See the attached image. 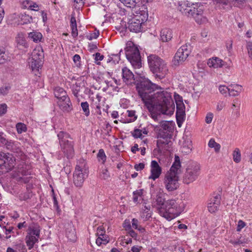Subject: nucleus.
Here are the masks:
<instances>
[{"label": "nucleus", "mask_w": 252, "mask_h": 252, "mask_svg": "<svg viewBox=\"0 0 252 252\" xmlns=\"http://www.w3.org/2000/svg\"><path fill=\"white\" fill-rule=\"evenodd\" d=\"M157 85L149 79L141 81L137 86L138 94L148 109L158 106L162 114H167L169 107L172 105L171 94L166 90L154 93Z\"/></svg>", "instance_id": "nucleus-1"}, {"label": "nucleus", "mask_w": 252, "mask_h": 252, "mask_svg": "<svg viewBox=\"0 0 252 252\" xmlns=\"http://www.w3.org/2000/svg\"><path fill=\"white\" fill-rule=\"evenodd\" d=\"M181 167L180 158L175 156L174 162L166 173L164 179L163 183L168 191H174L179 187V175L181 173Z\"/></svg>", "instance_id": "nucleus-2"}, {"label": "nucleus", "mask_w": 252, "mask_h": 252, "mask_svg": "<svg viewBox=\"0 0 252 252\" xmlns=\"http://www.w3.org/2000/svg\"><path fill=\"white\" fill-rule=\"evenodd\" d=\"M179 202H177L175 199L167 200L163 204V206L158 208L159 214L166 220H171L178 216L184 209V204L181 206Z\"/></svg>", "instance_id": "nucleus-3"}, {"label": "nucleus", "mask_w": 252, "mask_h": 252, "mask_svg": "<svg viewBox=\"0 0 252 252\" xmlns=\"http://www.w3.org/2000/svg\"><path fill=\"white\" fill-rule=\"evenodd\" d=\"M148 63L150 70L155 74L156 78H164L168 72L166 63L156 55H151L148 57Z\"/></svg>", "instance_id": "nucleus-4"}, {"label": "nucleus", "mask_w": 252, "mask_h": 252, "mask_svg": "<svg viewBox=\"0 0 252 252\" xmlns=\"http://www.w3.org/2000/svg\"><path fill=\"white\" fill-rule=\"evenodd\" d=\"M44 58L43 50L41 47L37 46L32 53V57L29 59V66L35 75L40 74L39 70L43 64Z\"/></svg>", "instance_id": "nucleus-5"}, {"label": "nucleus", "mask_w": 252, "mask_h": 252, "mask_svg": "<svg viewBox=\"0 0 252 252\" xmlns=\"http://www.w3.org/2000/svg\"><path fill=\"white\" fill-rule=\"evenodd\" d=\"M126 56L133 67L139 68L141 66V60L138 48L133 42H129L125 49Z\"/></svg>", "instance_id": "nucleus-6"}, {"label": "nucleus", "mask_w": 252, "mask_h": 252, "mask_svg": "<svg viewBox=\"0 0 252 252\" xmlns=\"http://www.w3.org/2000/svg\"><path fill=\"white\" fill-rule=\"evenodd\" d=\"M58 137L62 151L67 158H71L74 153V144L72 138L67 133L63 131H61L58 134Z\"/></svg>", "instance_id": "nucleus-7"}, {"label": "nucleus", "mask_w": 252, "mask_h": 252, "mask_svg": "<svg viewBox=\"0 0 252 252\" xmlns=\"http://www.w3.org/2000/svg\"><path fill=\"white\" fill-rule=\"evenodd\" d=\"M87 173L86 163L84 159H81L76 165L73 174V183L76 187L81 188L83 186Z\"/></svg>", "instance_id": "nucleus-8"}, {"label": "nucleus", "mask_w": 252, "mask_h": 252, "mask_svg": "<svg viewBox=\"0 0 252 252\" xmlns=\"http://www.w3.org/2000/svg\"><path fill=\"white\" fill-rule=\"evenodd\" d=\"M200 166L196 163H192L189 164L186 169L182 180L183 182L189 185L196 180L200 174Z\"/></svg>", "instance_id": "nucleus-9"}, {"label": "nucleus", "mask_w": 252, "mask_h": 252, "mask_svg": "<svg viewBox=\"0 0 252 252\" xmlns=\"http://www.w3.org/2000/svg\"><path fill=\"white\" fill-rule=\"evenodd\" d=\"M15 165V158L9 153L0 152V169L2 173L12 170Z\"/></svg>", "instance_id": "nucleus-10"}, {"label": "nucleus", "mask_w": 252, "mask_h": 252, "mask_svg": "<svg viewBox=\"0 0 252 252\" xmlns=\"http://www.w3.org/2000/svg\"><path fill=\"white\" fill-rule=\"evenodd\" d=\"M190 54V50L188 45H185L181 46L175 54L173 61L175 65L182 64L188 58Z\"/></svg>", "instance_id": "nucleus-11"}, {"label": "nucleus", "mask_w": 252, "mask_h": 252, "mask_svg": "<svg viewBox=\"0 0 252 252\" xmlns=\"http://www.w3.org/2000/svg\"><path fill=\"white\" fill-rule=\"evenodd\" d=\"M188 17H192L198 23L202 22L205 19L202 6H198L197 4H191V11L189 12Z\"/></svg>", "instance_id": "nucleus-12"}, {"label": "nucleus", "mask_w": 252, "mask_h": 252, "mask_svg": "<svg viewBox=\"0 0 252 252\" xmlns=\"http://www.w3.org/2000/svg\"><path fill=\"white\" fill-rule=\"evenodd\" d=\"M140 16H135L129 21L128 28L131 32H138L141 31L142 24L146 20V18L140 19Z\"/></svg>", "instance_id": "nucleus-13"}, {"label": "nucleus", "mask_w": 252, "mask_h": 252, "mask_svg": "<svg viewBox=\"0 0 252 252\" xmlns=\"http://www.w3.org/2000/svg\"><path fill=\"white\" fill-rule=\"evenodd\" d=\"M122 76L123 81L127 85L135 83V78L133 73L126 67L122 68Z\"/></svg>", "instance_id": "nucleus-14"}, {"label": "nucleus", "mask_w": 252, "mask_h": 252, "mask_svg": "<svg viewBox=\"0 0 252 252\" xmlns=\"http://www.w3.org/2000/svg\"><path fill=\"white\" fill-rule=\"evenodd\" d=\"M151 175L149 179L154 180L159 178L161 174V168L156 160H152L151 165Z\"/></svg>", "instance_id": "nucleus-15"}, {"label": "nucleus", "mask_w": 252, "mask_h": 252, "mask_svg": "<svg viewBox=\"0 0 252 252\" xmlns=\"http://www.w3.org/2000/svg\"><path fill=\"white\" fill-rule=\"evenodd\" d=\"M177 9L182 14L189 16V12L191 11V4L188 1H179L178 2Z\"/></svg>", "instance_id": "nucleus-16"}, {"label": "nucleus", "mask_w": 252, "mask_h": 252, "mask_svg": "<svg viewBox=\"0 0 252 252\" xmlns=\"http://www.w3.org/2000/svg\"><path fill=\"white\" fill-rule=\"evenodd\" d=\"M58 103L63 112H69L72 109V104L68 96L59 100Z\"/></svg>", "instance_id": "nucleus-17"}, {"label": "nucleus", "mask_w": 252, "mask_h": 252, "mask_svg": "<svg viewBox=\"0 0 252 252\" xmlns=\"http://www.w3.org/2000/svg\"><path fill=\"white\" fill-rule=\"evenodd\" d=\"M220 195H217L211 199L208 204V209L210 212L214 213L219 209L220 204Z\"/></svg>", "instance_id": "nucleus-18"}, {"label": "nucleus", "mask_w": 252, "mask_h": 252, "mask_svg": "<svg viewBox=\"0 0 252 252\" xmlns=\"http://www.w3.org/2000/svg\"><path fill=\"white\" fill-rule=\"evenodd\" d=\"M4 144L6 145V148L8 150L18 154V155H22V152L19 143L14 142L12 141L6 142V140Z\"/></svg>", "instance_id": "nucleus-19"}, {"label": "nucleus", "mask_w": 252, "mask_h": 252, "mask_svg": "<svg viewBox=\"0 0 252 252\" xmlns=\"http://www.w3.org/2000/svg\"><path fill=\"white\" fill-rule=\"evenodd\" d=\"M207 64L210 67L217 68L222 67L224 64V62L219 58L215 57L209 59L208 60Z\"/></svg>", "instance_id": "nucleus-20"}, {"label": "nucleus", "mask_w": 252, "mask_h": 252, "mask_svg": "<svg viewBox=\"0 0 252 252\" xmlns=\"http://www.w3.org/2000/svg\"><path fill=\"white\" fill-rule=\"evenodd\" d=\"M160 39L163 42H168L173 36L172 30L169 29H162L160 32Z\"/></svg>", "instance_id": "nucleus-21"}, {"label": "nucleus", "mask_w": 252, "mask_h": 252, "mask_svg": "<svg viewBox=\"0 0 252 252\" xmlns=\"http://www.w3.org/2000/svg\"><path fill=\"white\" fill-rule=\"evenodd\" d=\"M11 57L9 53L3 47L0 48V64H4L10 61Z\"/></svg>", "instance_id": "nucleus-22"}, {"label": "nucleus", "mask_w": 252, "mask_h": 252, "mask_svg": "<svg viewBox=\"0 0 252 252\" xmlns=\"http://www.w3.org/2000/svg\"><path fill=\"white\" fill-rule=\"evenodd\" d=\"M192 148L191 141L189 138L185 139L181 147L182 152L186 154H189L191 152Z\"/></svg>", "instance_id": "nucleus-23"}, {"label": "nucleus", "mask_w": 252, "mask_h": 252, "mask_svg": "<svg viewBox=\"0 0 252 252\" xmlns=\"http://www.w3.org/2000/svg\"><path fill=\"white\" fill-rule=\"evenodd\" d=\"M177 120L183 119L185 115V107L182 102L177 103L176 108Z\"/></svg>", "instance_id": "nucleus-24"}, {"label": "nucleus", "mask_w": 252, "mask_h": 252, "mask_svg": "<svg viewBox=\"0 0 252 252\" xmlns=\"http://www.w3.org/2000/svg\"><path fill=\"white\" fill-rule=\"evenodd\" d=\"M66 235L67 238L71 241H74L76 240L75 230L72 225H69L68 227L66 229Z\"/></svg>", "instance_id": "nucleus-25"}, {"label": "nucleus", "mask_w": 252, "mask_h": 252, "mask_svg": "<svg viewBox=\"0 0 252 252\" xmlns=\"http://www.w3.org/2000/svg\"><path fill=\"white\" fill-rule=\"evenodd\" d=\"M28 37L34 42L38 43L41 41L43 36L40 32L33 31L29 33Z\"/></svg>", "instance_id": "nucleus-26"}, {"label": "nucleus", "mask_w": 252, "mask_h": 252, "mask_svg": "<svg viewBox=\"0 0 252 252\" xmlns=\"http://www.w3.org/2000/svg\"><path fill=\"white\" fill-rule=\"evenodd\" d=\"M54 95L59 100L67 96V93L64 89L60 87H56L54 91Z\"/></svg>", "instance_id": "nucleus-27"}, {"label": "nucleus", "mask_w": 252, "mask_h": 252, "mask_svg": "<svg viewBox=\"0 0 252 252\" xmlns=\"http://www.w3.org/2000/svg\"><path fill=\"white\" fill-rule=\"evenodd\" d=\"M39 238L36 236L29 234L26 236V241L28 246L29 247V249H31L34 244L38 241Z\"/></svg>", "instance_id": "nucleus-28"}, {"label": "nucleus", "mask_w": 252, "mask_h": 252, "mask_svg": "<svg viewBox=\"0 0 252 252\" xmlns=\"http://www.w3.org/2000/svg\"><path fill=\"white\" fill-rule=\"evenodd\" d=\"M19 17L22 24L31 23L32 20V17L26 13L21 14Z\"/></svg>", "instance_id": "nucleus-29"}, {"label": "nucleus", "mask_w": 252, "mask_h": 252, "mask_svg": "<svg viewBox=\"0 0 252 252\" xmlns=\"http://www.w3.org/2000/svg\"><path fill=\"white\" fill-rule=\"evenodd\" d=\"M122 3L128 7H134L139 0H120Z\"/></svg>", "instance_id": "nucleus-30"}, {"label": "nucleus", "mask_w": 252, "mask_h": 252, "mask_svg": "<svg viewBox=\"0 0 252 252\" xmlns=\"http://www.w3.org/2000/svg\"><path fill=\"white\" fill-rule=\"evenodd\" d=\"M213 2L218 7H222L224 9L225 6L228 3V0H213Z\"/></svg>", "instance_id": "nucleus-31"}, {"label": "nucleus", "mask_w": 252, "mask_h": 252, "mask_svg": "<svg viewBox=\"0 0 252 252\" xmlns=\"http://www.w3.org/2000/svg\"><path fill=\"white\" fill-rule=\"evenodd\" d=\"M233 160L236 162L239 163L241 161V153L240 151L238 148H236L233 153Z\"/></svg>", "instance_id": "nucleus-32"}, {"label": "nucleus", "mask_w": 252, "mask_h": 252, "mask_svg": "<svg viewBox=\"0 0 252 252\" xmlns=\"http://www.w3.org/2000/svg\"><path fill=\"white\" fill-rule=\"evenodd\" d=\"M16 41L20 45L25 46L26 44L25 36L22 33H19L17 34L16 37Z\"/></svg>", "instance_id": "nucleus-33"}, {"label": "nucleus", "mask_w": 252, "mask_h": 252, "mask_svg": "<svg viewBox=\"0 0 252 252\" xmlns=\"http://www.w3.org/2000/svg\"><path fill=\"white\" fill-rule=\"evenodd\" d=\"M208 146L210 148H214L216 152H218L220 148V146L219 144L215 142L214 139H211L208 143Z\"/></svg>", "instance_id": "nucleus-34"}, {"label": "nucleus", "mask_w": 252, "mask_h": 252, "mask_svg": "<svg viewBox=\"0 0 252 252\" xmlns=\"http://www.w3.org/2000/svg\"><path fill=\"white\" fill-rule=\"evenodd\" d=\"M162 195H163L161 192H158L157 193L156 198H155V202L159 206L161 205V206H163V204H164L165 202Z\"/></svg>", "instance_id": "nucleus-35"}, {"label": "nucleus", "mask_w": 252, "mask_h": 252, "mask_svg": "<svg viewBox=\"0 0 252 252\" xmlns=\"http://www.w3.org/2000/svg\"><path fill=\"white\" fill-rule=\"evenodd\" d=\"M29 231L30 232L28 233L29 234L36 236V237H37V238L39 237L40 230L38 226H33L32 228H30Z\"/></svg>", "instance_id": "nucleus-36"}, {"label": "nucleus", "mask_w": 252, "mask_h": 252, "mask_svg": "<svg viewBox=\"0 0 252 252\" xmlns=\"http://www.w3.org/2000/svg\"><path fill=\"white\" fill-rule=\"evenodd\" d=\"M143 189H138L134 191L133 193V200L135 203L138 202L139 200V198H141L143 194Z\"/></svg>", "instance_id": "nucleus-37"}, {"label": "nucleus", "mask_w": 252, "mask_h": 252, "mask_svg": "<svg viewBox=\"0 0 252 252\" xmlns=\"http://www.w3.org/2000/svg\"><path fill=\"white\" fill-rule=\"evenodd\" d=\"M81 106L86 116H88L90 115L89 105V103L86 102H83L81 103Z\"/></svg>", "instance_id": "nucleus-38"}, {"label": "nucleus", "mask_w": 252, "mask_h": 252, "mask_svg": "<svg viewBox=\"0 0 252 252\" xmlns=\"http://www.w3.org/2000/svg\"><path fill=\"white\" fill-rule=\"evenodd\" d=\"M127 116L130 118L129 119H127L126 120L127 123H130L134 122L136 119L137 116L135 115V111H127Z\"/></svg>", "instance_id": "nucleus-39"}, {"label": "nucleus", "mask_w": 252, "mask_h": 252, "mask_svg": "<svg viewBox=\"0 0 252 252\" xmlns=\"http://www.w3.org/2000/svg\"><path fill=\"white\" fill-rule=\"evenodd\" d=\"M16 127L17 129V132L18 133H22V132L27 131V126L23 123H18L16 126Z\"/></svg>", "instance_id": "nucleus-40"}, {"label": "nucleus", "mask_w": 252, "mask_h": 252, "mask_svg": "<svg viewBox=\"0 0 252 252\" xmlns=\"http://www.w3.org/2000/svg\"><path fill=\"white\" fill-rule=\"evenodd\" d=\"M97 156L98 160L101 161L102 163H104L106 160V157L103 149H100L99 150Z\"/></svg>", "instance_id": "nucleus-41"}, {"label": "nucleus", "mask_w": 252, "mask_h": 252, "mask_svg": "<svg viewBox=\"0 0 252 252\" xmlns=\"http://www.w3.org/2000/svg\"><path fill=\"white\" fill-rule=\"evenodd\" d=\"M100 176V177L104 180H107L110 177V174L107 169L105 168L102 169Z\"/></svg>", "instance_id": "nucleus-42"}, {"label": "nucleus", "mask_w": 252, "mask_h": 252, "mask_svg": "<svg viewBox=\"0 0 252 252\" xmlns=\"http://www.w3.org/2000/svg\"><path fill=\"white\" fill-rule=\"evenodd\" d=\"M132 135L135 138H142V130L138 129V128H136L132 132Z\"/></svg>", "instance_id": "nucleus-43"}, {"label": "nucleus", "mask_w": 252, "mask_h": 252, "mask_svg": "<svg viewBox=\"0 0 252 252\" xmlns=\"http://www.w3.org/2000/svg\"><path fill=\"white\" fill-rule=\"evenodd\" d=\"M10 89V87L9 86H2L0 88V94L3 95H6Z\"/></svg>", "instance_id": "nucleus-44"}, {"label": "nucleus", "mask_w": 252, "mask_h": 252, "mask_svg": "<svg viewBox=\"0 0 252 252\" xmlns=\"http://www.w3.org/2000/svg\"><path fill=\"white\" fill-rule=\"evenodd\" d=\"M230 1L235 6L239 7L243 6L246 2V0H230Z\"/></svg>", "instance_id": "nucleus-45"}, {"label": "nucleus", "mask_w": 252, "mask_h": 252, "mask_svg": "<svg viewBox=\"0 0 252 252\" xmlns=\"http://www.w3.org/2000/svg\"><path fill=\"white\" fill-rule=\"evenodd\" d=\"M246 47L249 56L252 60V42H247Z\"/></svg>", "instance_id": "nucleus-46"}, {"label": "nucleus", "mask_w": 252, "mask_h": 252, "mask_svg": "<svg viewBox=\"0 0 252 252\" xmlns=\"http://www.w3.org/2000/svg\"><path fill=\"white\" fill-rule=\"evenodd\" d=\"M220 92L222 94H225L229 91V88L224 85H220L219 88Z\"/></svg>", "instance_id": "nucleus-47"}, {"label": "nucleus", "mask_w": 252, "mask_h": 252, "mask_svg": "<svg viewBox=\"0 0 252 252\" xmlns=\"http://www.w3.org/2000/svg\"><path fill=\"white\" fill-rule=\"evenodd\" d=\"M5 233L6 234V239H8L11 237V235H9L10 233H14L13 231V227H9L8 228H5Z\"/></svg>", "instance_id": "nucleus-48"}, {"label": "nucleus", "mask_w": 252, "mask_h": 252, "mask_svg": "<svg viewBox=\"0 0 252 252\" xmlns=\"http://www.w3.org/2000/svg\"><path fill=\"white\" fill-rule=\"evenodd\" d=\"M108 242L107 239L103 240V238L100 236H98L96 240V244L98 246H100L101 244H106Z\"/></svg>", "instance_id": "nucleus-49"}, {"label": "nucleus", "mask_w": 252, "mask_h": 252, "mask_svg": "<svg viewBox=\"0 0 252 252\" xmlns=\"http://www.w3.org/2000/svg\"><path fill=\"white\" fill-rule=\"evenodd\" d=\"M7 105L5 103L2 104L0 105V116L6 113L7 111Z\"/></svg>", "instance_id": "nucleus-50"}, {"label": "nucleus", "mask_w": 252, "mask_h": 252, "mask_svg": "<svg viewBox=\"0 0 252 252\" xmlns=\"http://www.w3.org/2000/svg\"><path fill=\"white\" fill-rule=\"evenodd\" d=\"M105 231L104 230V229L102 226H100L97 227V235L98 236H103L104 235Z\"/></svg>", "instance_id": "nucleus-51"}, {"label": "nucleus", "mask_w": 252, "mask_h": 252, "mask_svg": "<svg viewBox=\"0 0 252 252\" xmlns=\"http://www.w3.org/2000/svg\"><path fill=\"white\" fill-rule=\"evenodd\" d=\"M213 114L212 113H209L205 117V122L207 124H210L213 120Z\"/></svg>", "instance_id": "nucleus-52"}, {"label": "nucleus", "mask_w": 252, "mask_h": 252, "mask_svg": "<svg viewBox=\"0 0 252 252\" xmlns=\"http://www.w3.org/2000/svg\"><path fill=\"white\" fill-rule=\"evenodd\" d=\"M245 242L244 240H241L240 239L239 240H231L230 241V243H231V244H232L235 246L243 244L245 243Z\"/></svg>", "instance_id": "nucleus-53"}, {"label": "nucleus", "mask_w": 252, "mask_h": 252, "mask_svg": "<svg viewBox=\"0 0 252 252\" xmlns=\"http://www.w3.org/2000/svg\"><path fill=\"white\" fill-rule=\"evenodd\" d=\"M246 225V223L242 220H239L238 222L237 230L238 231H240L241 229L245 227Z\"/></svg>", "instance_id": "nucleus-54"}, {"label": "nucleus", "mask_w": 252, "mask_h": 252, "mask_svg": "<svg viewBox=\"0 0 252 252\" xmlns=\"http://www.w3.org/2000/svg\"><path fill=\"white\" fill-rule=\"evenodd\" d=\"M145 164L143 163L136 164L134 165V169L137 171H140L144 168Z\"/></svg>", "instance_id": "nucleus-55"}, {"label": "nucleus", "mask_w": 252, "mask_h": 252, "mask_svg": "<svg viewBox=\"0 0 252 252\" xmlns=\"http://www.w3.org/2000/svg\"><path fill=\"white\" fill-rule=\"evenodd\" d=\"M161 126L164 130H168L170 128L169 123L168 122H162L161 124Z\"/></svg>", "instance_id": "nucleus-56"}, {"label": "nucleus", "mask_w": 252, "mask_h": 252, "mask_svg": "<svg viewBox=\"0 0 252 252\" xmlns=\"http://www.w3.org/2000/svg\"><path fill=\"white\" fill-rule=\"evenodd\" d=\"M70 26L71 27H77L76 19L73 14H72L71 17L70 19Z\"/></svg>", "instance_id": "nucleus-57"}, {"label": "nucleus", "mask_w": 252, "mask_h": 252, "mask_svg": "<svg viewBox=\"0 0 252 252\" xmlns=\"http://www.w3.org/2000/svg\"><path fill=\"white\" fill-rule=\"evenodd\" d=\"M225 104L222 101H219L218 103L217 109L218 111H220L224 107Z\"/></svg>", "instance_id": "nucleus-58"}, {"label": "nucleus", "mask_w": 252, "mask_h": 252, "mask_svg": "<svg viewBox=\"0 0 252 252\" xmlns=\"http://www.w3.org/2000/svg\"><path fill=\"white\" fill-rule=\"evenodd\" d=\"M228 93H229V95L233 96H236L239 94L233 88L231 89L230 88H229Z\"/></svg>", "instance_id": "nucleus-59"}, {"label": "nucleus", "mask_w": 252, "mask_h": 252, "mask_svg": "<svg viewBox=\"0 0 252 252\" xmlns=\"http://www.w3.org/2000/svg\"><path fill=\"white\" fill-rule=\"evenodd\" d=\"M232 88L236 91V92L239 94L242 92V86L238 85H234Z\"/></svg>", "instance_id": "nucleus-60"}, {"label": "nucleus", "mask_w": 252, "mask_h": 252, "mask_svg": "<svg viewBox=\"0 0 252 252\" xmlns=\"http://www.w3.org/2000/svg\"><path fill=\"white\" fill-rule=\"evenodd\" d=\"M71 34L72 35L75 37H76L78 35V30L77 27H71Z\"/></svg>", "instance_id": "nucleus-61"}, {"label": "nucleus", "mask_w": 252, "mask_h": 252, "mask_svg": "<svg viewBox=\"0 0 252 252\" xmlns=\"http://www.w3.org/2000/svg\"><path fill=\"white\" fill-rule=\"evenodd\" d=\"M99 35V32H94L92 33L90 36H88V38L89 40H92L93 39H96L97 38Z\"/></svg>", "instance_id": "nucleus-62"}, {"label": "nucleus", "mask_w": 252, "mask_h": 252, "mask_svg": "<svg viewBox=\"0 0 252 252\" xmlns=\"http://www.w3.org/2000/svg\"><path fill=\"white\" fill-rule=\"evenodd\" d=\"M142 248L141 246H134L131 248V251L132 252H140Z\"/></svg>", "instance_id": "nucleus-63"}, {"label": "nucleus", "mask_w": 252, "mask_h": 252, "mask_svg": "<svg viewBox=\"0 0 252 252\" xmlns=\"http://www.w3.org/2000/svg\"><path fill=\"white\" fill-rule=\"evenodd\" d=\"M138 221L135 219H133L132 220V226L134 229L138 228Z\"/></svg>", "instance_id": "nucleus-64"}]
</instances>
